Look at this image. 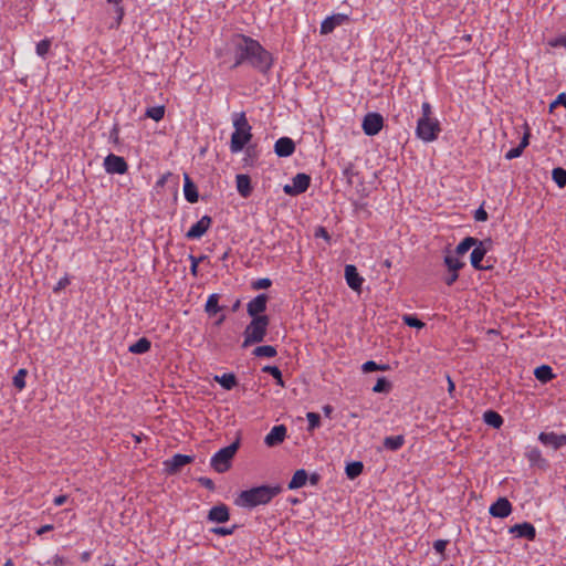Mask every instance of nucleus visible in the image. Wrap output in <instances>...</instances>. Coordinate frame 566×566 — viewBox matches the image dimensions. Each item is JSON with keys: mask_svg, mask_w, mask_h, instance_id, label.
Masks as SVG:
<instances>
[{"mask_svg": "<svg viewBox=\"0 0 566 566\" xmlns=\"http://www.w3.org/2000/svg\"><path fill=\"white\" fill-rule=\"evenodd\" d=\"M218 56L222 63L233 67L248 61L255 67L266 70L272 62L270 54L256 41L241 34L224 43L218 50Z\"/></svg>", "mask_w": 566, "mask_h": 566, "instance_id": "f257e3e1", "label": "nucleus"}, {"mask_svg": "<svg viewBox=\"0 0 566 566\" xmlns=\"http://www.w3.org/2000/svg\"><path fill=\"white\" fill-rule=\"evenodd\" d=\"M280 492V485L254 486L239 492L233 503L241 509H253L270 503Z\"/></svg>", "mask_w": 566, "mask_h": 566, "instance_id": "f03ea898", "label": "nucleus"}, {"mask_svg": "<svg viewBox=\"0 0 566 566\" xmlns=\"http://www.w3.org/2000/svg\"><path fill=\"white\" fill-rule=\"evenodd\" d=\"M439 120L433 116L431 105L423 102L421 105V116L417 120L416 136L423 143L434 142L440 134Z\"/></svg>", "mask_w": 566, "mask_h": 566, "instance_id": "7ed1b4c3", "label": "nucleus"}, {"mask_svg": "<svg viewBox=\"0 0 566 566\" xmlns=\"http://www.w3.org/2000/svg\"><path fill=\"white\" fill-rule=\"evenodd\" d=\"M234 130L231 135L230 150L233 154L240 153L251 140V126L244 113L237 114L233 118Z\"/></svg>", "mask_w": 566, "mask_h": 566, "instance_id": "20e7f679", "label": "nucleus"}, {"mask_svg": "<svg viewBox=\"0 0 566 566\" xmlns=\"http://www.w3.org/2000/svg\"><path fill=\"white\" fill-rule=\"evenodd\" d=\"M268 325L269 318L265 315L252 318L244 329L242 346L248 347L252 344L262 342L266 335Z\"/></svg>", "mask_w": 566, "mask_h": 566, "instance_id": "39448f33", "label": "nucleus"}, {"mask_svg": "<svg viewBox=\"0 0 566 566\" xmlns=\"http://www.w3.org/2000/svg\"><path fill=\"white\" fill-rule=\"evenodd\" d=\"M239 441L231 443L220 450H218L210 459L211 468L218 473L227 472L231 465L232 460L238 451Z\"/></svg>", "mask_w": 566, "mask_h": 566, "instance_id": "423d86ee", "label": "nucleus"}, {"mask_svg": "<svg viewBox=\"0 0 566 566\" xmlns=\"http://www.w3.org/2000/svg\"><path fill=\"white\" fill-rule=\"evenodd\" d=\"M384 127V118L379 113H368L364 116L361 128L367 136L377 135Z\"/></svg>", "mask_w": 566, "mask_h": 566, "instance_id": "0eeeda50", "label": "nucleus"}, {"mask_svg": "<svg viewBox=\"0 0 566 566\" xmlns=\"http://www.w3.org/2000/svg\"><path fill=\"white\" fill-rule=\"evenodd\" d=\"M492 247L491 239H486L484 241H476L475 245L470 255V263L476 270H483L484 266L481 264L485 254Z\"/></svg>", "mask_w": 566, "mask_h": 566, "instance_id": "6e6552de", "label": "nucleus"}, {"mask_svg": "<svg viewBox=\"0 0 566 566\" xmlns=\"http://www.w3.org/2000/svg\"><path fill=\"white\" fill-rule=\"evenodd\" d=\"M310 177L306 174H297L293 177L291 184L283 187V191L290 196H296L304 192L310 186Z\"/></svg>", "mask_w": 566, "mask_h": 566, "instance_id": "1a4fd4ad", "label": "nucleus"}, {"mask_svg": "<svg viewBox=\"0 0 566 566\" xmlns=\"http://www.w3.org/2000/svg\"><path fill=\"white\" fill-rule=\"evenodd\" d=\"M104 168L108 174L123 175L127 171V164L123 157L111 154L104 159Z\"/></svg>", "mask_w": 566, "mask_h": 566, "instance_id": "9d476101", "label": "nucleus"}, {"mask_svg": "<svg viewBox=\"0 0 566 566\" xmlns=\"http://www.w3.org/2000/svg\"><path fill=\"white\" fill-rule=\"evenodd\" d=\"M193 457L177 453L164 462V469L168 474L176 473L181 467L192 462Z\"/></svg>", "mask_w": 566, "mask_h": 566, "instance_id": "9b49d317", "label": "nucleus"}, {"mask_svg": "<svg viewBox=\"0 0 566 566\" xmlns=\"http://www.w3.org/2000/svg\"><path fill=\"white\" fill-rule=\"evenodd\" d=\"M512 512V505L506 497L497 499L489 509V513L493 517L504 518Z\"/></svg>", "mask_w": 566, "mask_h": 566, "instance_id": "f8f14e48", "label": "nucleus"}, {"mask_svg": "<svg viewBox=\"0 0 566 566\" xmlns=\"http://www.w3.org/2000/svg\"><path fill=\"white\" fill-rule=\"evenodd\" d=\"M211 223V218L203 216L187 231L186 237L188 239H200L209 230Z\"/></svg>", "mask_w": 566, "mask_h": 566, "instance_id": "ddd939ff", "label": "nucleus"}, {"mask_svg": "<svg viewBox=\"0 0 566 566\" xmlns=\"http://www.w3.org/2000/svg\"><path fill=\"white\" fill-rule=\"evenodd\" d=\"M538 440L546 447L558 449L566 446V434H557L554 432H541Z\"/></svg>", "mask_w": 566, "mask_h": 566, "instance_id": "4468645a", "label": "nucleus"}, {"mask_svg": "<svg viewBox=\"0 0 566 566\" xmlns=\"http://www.w3.org/2000/svg\"><path fill=\"white\" fill-rule=\"evenodd\" d=\"M268 297L265 294H259L247 304L248 314L254 318L260 317L266 308Z\"/></svg>", "mask_w": 566, "mask_h": 566, "instance_id": "2eb2a0df", "label": "nucleus"}, {"mask_svg": "<svg viewBox=\"0 0 566 566\" xmlns=\"http://www.w3.org/2000/svg\"><path fill=\"white\" fill-rule=\"evenodd\" d=\"M348 20V15L345 13H336L327 17L321 23V33L328 34L334 31V29L340 25L343 22Z\"/></svg>", "mask_w": 566, "mask_h": 566, "instance_id": "dca6fc26", "label": "nucleus"}, {"mask_svg": "<svg viewBox=\"0 0 566 566\" xmlns=\"http://www.w3.org/2000/svg\"><path fill=\"white\" fill-rule=\"evenodd\" d=\"M286 437V428L283 424L274 426L264 438L268 447L280 444Z\"/></svg>", "mask_w": 566, "mask_h": 566, "instance_id": "f3484780", "label": "nucleus"}, {"mask_svg": "<svg viewBox=\"0 0 566 566\" xmlns=\"http://www.w3.org/2000/svg\"><path fill=\"white\" fill-rule=\"evenodd\" d=\"M345 279L346 283L354 291L359 292L363 285V277L358 274L357 269L353 264L345 266Z\"/></svg>", "mask_w": 566, "mask_h": 566, "instance_id": "a211bd4d", "label": "nucleus"}, {"mask_svg": "<svg viewBox=\"0 0 566 566\" xmlns=\"http://www.w3.org/2000/svg\"><path fill=\"white\" fill-rule=\"evenodd\" d=\"M229 518V509L224 504L212 506L208 513V521L211 523H226Z\"/></svg>", "mask_w": 566, "mask_h": 566, "instance_id": "6ab92c4d", "label": "nucleus"}, {"mask_svg": "<svg viewBox=\"0 0 566 566\" xmlns=\"http://www.w3.org/2000/svg\"><path fill=\"white\" fill-rule=\"evenodd\" d=\"M294 142L289 137H281L274 145V151L280 157H289L294 153Z\"/></svg>", "mask_w": 566, "mask_h": 566, "instance_id": "aec40b11", "label": "nucleus"}, {"mask_svg": "<svg viewBox=\"0 0 566 566\" xmlns=\"http://www.w3.org/2000/svg\"><path fill=\"white\" fill-rule=\"evenodd\" d=\"M509 532L516 537H526L530 539L535 537V527L527 522L513 525Z\"/></svg>", "mask_w": 566, "mask_h": 566, "instance_id": "412c9836", "label": "nucleus"}, {"mask_svg": "<svg viewBox=\"0 0 566 566\" xmlns=\"http://www.w3.org/2000/svg\"><path fill=\"white\" fill-rule=\"evenodd\" d=\"M184 181H185V185H184V195H185V198L193 203V202H197L198 201V191H197V188L196 186L192 184V181L190 180L189 176L187 174H185L184 176Z\"/></svg>", "mask_w": 566, "mask_h": 566, "instance_id": "4be33fe9", "label": "nucleus"}, {"mask_svg": "<svg viewBox=\"0 0 566 566\" xmlns=\"http://www.w3.org/2000/svg\"><path fill=\"white\" fill-rule=\"evenodd\" d=\"M237 190L242 197H248L251 193V182L248 175H238L235 177Z\"/></svg>", "mask_w": 566, "mask_h": 566, "instance_id": "5701e85b", "label": "nucleus"}, {"mask_svg": "<svg viewBox=\"0 0 566 566\" xmlns=\"http://www.w3.org/2000/svg\"><path fill=\"white\" fill-rule=\"evenodd\" d=\"M306 481H307L306 471L304 469H300V470L295 471V473L293 474V476L289 483V489L290 490L300 489L306 484Z\"/></svg>", "mask_w": 566, "mask_h": 566, "instance_id": "b1692460", "label": "nucleus"}, {"mask_svg": "<svg viewBox=\"0 0 566 566\" xmlns=\"http://www.w3.org/2000/svg\"><path fill=\"white\" fill-rule=\"evenodd\" d=\"M213 379L226 390H230L237 385L235 376L232 373L216 375Z\"/></svg>", "mask_w": 566, "mask_h": 566, "instance_id": "393cba45", "label": "nucleus"}, {"mask_svg": "<svg viewBox=\"0 0 566 566\" xmlns=\"http://www.w3.org/2000/svg\"><path fill=\"white\" fill-rule=\"evenodd\" d=\"M483 421L495 429H499L503 424L501 415L492 410H488L483 413Z\"/></svg>", "mask_w": 566, "mask_h": 566, "instance_id": "a878e982", "label": "nucleus"}, {"mask_svg": "<svg viewBox=\"0 0 566 566\" xmlns=\"http://www.w3.org/2000/svg\"><path fill=\"white\" fill-rule=\"evenodd\" d=\"M364 464L360 461L348 462L345 467V473L348 479L353 480L361 474Z\"/></svg>", "mask_w": 566, "mask_h": 566, "instance_id": "bb28decb", "label": "nucleus"}, {"mask_svg": "<svg viewBox=\"0 0 566 566\" xmlns=\"http://www.w3.org/2000/svg\"><path fill=\"white\" fill-rule=\"evenodd\" d=\"M150 349V342L146 337L139 338L136 343L128 347L132 354H144Z\"/></svg>", "mask_w": 566, "mask_h": 566, "instance_id": "cd10ccee", "label": "nucleus"}, {"mask_svg": "<svg viewBox=\"0 0 566 566\" xmlns=\"http://www.w3.org/2000/svg\"><path fill=\"white\" fill-rule=\"evenodd\" d=\"M205 310L209 315H214L220 312L219 295L210 294L205 305Z\"/></svg>", "mask_w": 566, "mask_h": 566, "instance_id": "c85d7f7f", "label": "nucleus"}, {"mask_svg": "<svg viewBox=\"0 0 566 566\" xmlns=\"http://www.w3.org/2000/svg\"><path fill=\"white\" fill-rule=\"evenodd\" d=\"M460 255L452 253L444 256V263L448 266L449 271L458 272L462 266L463 262L459 258Z\"/></svg>", "mask_w": 566, "mask_h": 566, "instance_id": "c756f323", "label": "nucleus"}, {"mask_svg": "<svg viewBox=\"0 0 566 566\" xmlns=\"http://www.w3.org/2000/svg\"><path fill=\"white\" fill-rule=\"evenodd\" d=\"M476 239L472 237L464 238L455 248L454 253L458 255L465 254L471 248H473L476 243Z\"/></svg>", "mask_w": 566, "mask_h": 566, "instance_id": "7c9ffc66", "label": "nucleus"}, {"mask_svg": "<svg viewBox=\"0 0 566 566\" xmlns=\"http://www.w3.org/2000/svg\"><path fill=\"white\" fill-rule=\"evenodd\" d=\"M405 439L402 436H392L384 439V446L392 451L400 449Z\"/></svg>", "mask_w": 566, "mask_h": 566, "instance_id": "2f4dec72", "label": "nucleus"}, {"mask_svg": "<svg viewBox=\"0 0 566 566\" xmlns=\"http://www.w3.org/2000/svg\"><path fill=\"white\" fill-rule=\"evenodd\" d=\"M145 115L148 118L154 119L155 122H159L165 116V106L164 105H156V106H153V107H148L146 109Z\"/></svg>", "mask_w": 566, "mask_h": 566, "instance_id": "473e14b6", "label": "nucleus"}, {"mask_svg": "<svg viewBox=\"0 0 566 566\" xmlns=\"http://www.w3.org/2000/svg\"><path fill=\"white\" fill-rule=\"evenodd\" d=\"M535 377L543 382H546L553 378V371L549 366L543 365L535 369L534 371Z\"/></svg>", "mask_w": 566, "mask_h": 566, "instance_id": "72a5a7b5", "label": "nucleus"}, {"mask_svg": "<svg viewBox=\"0 0 566 566\" xmlns=\"http://www.w3.org/2000/svg\"><path fill=\"white\" fill-rule=\"evenodd\" d=\"M552 178L559 188L566 186V170L564 168H554L552 171Z\"/></svg>", "mask_w": 566, "mask_h": 566, "instance_id": "f704fd0d", "label": "nucleus"}, {"mask_svg": "<svg viewBox=\"0 0 566 566\" xmlns=\"http://www.w3.org/2000/svg\"><path fill=\"white\" fill-rule=\"evenodd\" d=\"M253 353L258 357H274L276 355V349L271 345H263L256 347Z\"/></svg>", "mask_w": 566, "mask_h": 566, "instance_id": "c9c22d12", "label": "nucleus"}, {"mask_svg": "<svg viewBox=\"0 0 566 566\" xmlns=\"http://www.w3.org/2000/svg\"><path fill=\"white\" fill-rule=\"evenodd\" d=\"M25 377H27V370L24 368H21L17 371V374L13 377V385L19 389L22 390L25 387Z\"/></svg>", "mask_w": 566, "mask_h": 566, "instance_id": "e433bc0d", "label": "nucleus"}, {"mask_svg": "<svg viewBox=\"0 0 566 566\" xmlns=\"http://www.w3.org/2000/svg\"><path fill=\"white\" fill-rule=\"evenodd\" d=\"M390 389V384L385 377H379L375 386L373 387V391L380 394V392H388Z\"/></svg>", "mask_w": 566, "mask_h": 566, "instance_id": "4c0bfd02", "label": "nucleus"}, {"mask_svg": "<svg viewBox=\"0 0 566 566\" xmlns=\"http://www.w3.org/2000/svg\"><path fill=\"white\" fill-rule=\"evenodd\" d=\"M402 321L406 325H408L409 327H413V328H417V329H421L424 327V323L421 322L420 319H418L416 316L413 315H405L402 317Z\"/></svg>", "mask_w": 566, "mask_h": 566, "instance_id": "58836bf2", "label": "nucleus"}, {"mask_svg": "<svg viewBox=\"0 0 566 566\" xmlns=\"http://www.w3.org/2000/svg\"><path fill=\"white\" fill-rule=\"evenodd\" d=\"M361 369L364 373H370V371H375V370H386L387 366L378 365L374 360H368L361 365Z\"/></svg>", "mask_w": 566, "mask_h": 566, "instance_id": "ea45409f", "label": "nucleus"}, {"mask_svg": "<svg viewBox=\"0 0 566 566\" xmlns=\"http://www.w3.org/2000/svg\"><path fill=\"white\" fill-rule=\"evenodd\" d=\"M264 371L270 373L273 378L276 379L279 386L284 387V381L282 379V373L276 366H266L263 368Z\"/></svg>", "mask_w": 566, "mask_h": 566, "instance_id": "a19ab883", "label": "nucleus"}, {"mask_svg": "<svg viewBox=\"0 0 566 566\" xmlns=\"http://www.w3.org/2000/svg\"><path fill=\"white\" fill-rule=\"evenodd\" d=\"M50 46H51V42L50 40L48 39H44L42 41H40L38 44H36V48H35V51H36V54L41 57L45 56L46 53L49 52L50 50Z\"/></svg>", "mask_w": 566, "mask_h": 566, "instance_id": "79ce46f5", "label": "nucleus"}, {"mask_svg": "<svg viewBox=\"0 0 566 566\" xmlns=\"http://www.w3.org/2000/svg\"><path fill=\"white\" fill-rule=\"evenodd\" d=\"M306 419L308 422V430H314L321 426L319 416L315 412H307Z\"/></svg>", "mask_w": 566, "mask_h": 566, "instance_id": "37998d69", "label": "nucleus"}, {"mask_svg": "<svg viewBox=\"0 0 566 566\" xmlns=\"http://www.w3.org/2000/svg\"><path fill=\"white\" fill-rule=\"evenodd\" d=\"M548 45L551 48H558V46H563L564 49H566V34L564 35H559L555 39H552L548 41Z\"/></svg>", "mask_w": 566, "mask_h": 566, "instance_id": "c03bdc74", "label": "nucleus"}, {"mask_svg": "<svg viewBox=\"0 0 566 566\" xmlns=\"http://www.w3.org/2000/svg\"><path fill=\"white\" fill-rule=\"evenodd\" d=\"M270 285H271V280L266 279V277L259 279L258 281L252 283V287L255 290L268 289Z\"/></svg>", "mask_w": 566, "mask_h": 566, "instance_id": "a18cd8bd", "label": "nucleus"}, {"mask_svg": "<svg viewBox=\"0 0 566 566\" xmlns=\"http://www.w3.org/2000/svg\"><path fill=\"white\" fill-rule=\"evenodd\" d=\"M447 545H448V541H446V539H437L433 543V548L436 549L437 553H439L440 555L443 556V554L446 552Z\"/></svg>", "mask_w": 566, "mask_h": 566, "instance_id": "49530a36", "label": "nucleus"}, {"mask_svg": "<svg viewBox=\"0 0 566 566\" xmlns=\"http://www.w3.org/2000/svg\"><path fill=\"white\" fill-rule=\"evenodd\" d=\"M522 153H523V149H522L520 146H517V147H514V148L510 149V150L505 154V158H506L507 160H511V159H514V158L520 157V156L522 155Z\"/></svg>", "mask_w": 566, "mask_h": 566, "instance_id": "de8ad7c7", "label": "nucleus"}, {"mask_svg": "<svg viewBox=\"0 0 566 566\" xmlns=\"http://www.w3.org/2000/svg\"><path fill=\"white\" fill-rule=\"evenodd\" d=\"M211 531L217 535L227 536L232 534L233 527H214Z\"/></svg>", "mask_w": 566, "mask_h": 566, "instance_id": "09e8293b", "label": "nucleus"}, {"mask_svg": "<svg viewBox=\"0 0 566 566\" xmlns=\"http://www.w3.org/2000/svg\"><path fill=\"white\" fill-rule=\"evenodd\" d=\"M559 104H563L566 107V94L565 93L558 94L556 99L551 104L549 109L553 111V108Z\"/></svg>", "mask_w": 566, "mask_h": 566, "instance_id": "8fccbe9b", "label": "nucleus"}, {"mask_svg": "<svg viewBox=\"0 0 566 566\" xmlns=\"http://www.w3.org/2000/svg\"><path fill=\"white\" fill-rule=\"evenodd\" d=\"M51 563L53 566H67V559L60 555L53 556Z\"/></svg>", "mask_w": 566, "mask_h": 566, "instance_id": "3c124183", "label": "nucleus"}, {"mask_svg": "<svg viewBox=\"0 0 566 566\" xmlns=\"http://www.w3.org/2000/svg\"><path fill=\"white\" fill-rule=\"evenodd\" d=\"M189 259L191 261L190 271L196 276L197 275V271H198V264H199V262L201 261L202 258H196L193 255H190Z\"/></svg>", "mask_w": 566, "mask_h": 566, "instance_id": "603ef678", "label": "nucleus"}, {"mask_svg": "<svg viewBox=\"0 0 566 566\" xmlns=\"http://www.w3.org/2000/svg\"><path fill=\"white\" fill-rule=\"evenodd\" d=\"M474 219L476 221H486L488 213L483 208H479L474 213Z\"/></svg>", "mask_w": 566, "mask_h": 566, "instance_id": "864d4df0", "label": "nucleus"}, {"mask_svg": "<svg viewBox=\"0 0 566 566\" xmlns=\"http://www.w3.org/2000/svg\"><path fill=\"white\" fill-rule=\"evenodd\" d=\"M315 237L316 238H322L324 239L325 241H329V235L327 233V231L325 230V228L323 227H318L316 230H315Z\"/></svg>", "mask_w": 566, "mask_h": 566, "instance_id": "5fc2aeb1", "label": "nucleus"}, {"mask_svg": "<svg viewBox=\"0 0 566 566\" xmlns=\"http://www.w3.org/2000/svg\"><path fill=\"white\" fill-rule=\"evenodd\" d=\"M70 283V280L67 276H63L59 280L56 285L54 286V291H60L61 289H64Z\"/></svg>", "mask_w": 566, "mask_h": 566, "instance_id": "6e6d98bb", "label": "nucleus"}, {"mask_svg": "<svg viewBox=\"0 0 566 566\" xmlns=\"http://www.w3.org/2000/svg\"><path fill=\"white\" fill-rule=\"evenodd\" d=\"M447 381H448V392L451 397H453V392L455 390V385L450 376H447Z\"/></svg>", "mask_w": 566, "mask_h": 566, "instance_id": "4d7b16f0", "label": "nucleus"}, {"mask_svg": "<svg viewBox=\"0 0 566 566\" xmlns=\"http://www.w3.org/2000/svg\"><path fill=\"white\" fill-rule=\"evenodd\" d=\"M66 500H67V496L64 494H61V495L54 497V504L56 506H60V505L64 504L66 502Z\"/></svg>", "mask_w": 566, "mask_h": 566, "instance_id": "13d9d810", "label": "nucleus"}, {"mask_svg": "<svg viewBox=\"0 0 566 566\" xmlns=\"http://www.w3.org/2000/svg\"><path fill=\"white\" fill-rule=\"evenodd\" d=\"M170 177V172H166L158 180H157V186L158 187H164L165 184L167 182L168 178Z\"/></svg>", "mask_w": 566, "mask_h": 566, "instance_id": "bf43d9fd", "label": "nucleus"}, {"mask_svg": "<svg viewBox=\"0 0 566 566\" xmlns=\"http://www.w3.org/2000/svg\"><path fill=\"white\" fill-rule=\"evenodd\" d=\"M53 528V526L51 524H45L43 526H41L38 531H36V534L38 535H42L43 533L45 532H49Z\"/></svg>", "mask_w": 566, "mask_h": 566, "instance_id": "052dcab7", "label": "nucleus"}, {"mask_svg": "<svg viewBox=\"0 0 566 566\" xmlns=\"http://www.w3.org/2000/svg\"><path fill=\"white\" fill-rule=\"evenodd\" d=\"M108 3L117 7L119 14H123V8L120 7L122 0H106Z\"/></svg>", "mask_w": 566, "mask_h": 566, "instance_id": "680f3d73", "label": "nucleus"}, {"mask_svg": "<svg viewBox=\"0 0 566 566\" xmlns=\"http://www.w3.org/2000/svg\"><path fill=\"white\" fill-rule=\"evenodd\" d=\"M528 145V133L526 132L520 143V147L524 150V148Z\"/></svg>", "mask_w": 566, "mask_h": 566, "instance_id": "e2e57ef3", "label": "nucleus"}, {"mask_svg": "<svg viewBox=\"0 0 566 566\" xmlns=\"http://www.w3.org/2000/svg\"><path fill=\"white\" fill-rule=\"evenodd\" d=\"M458 279V272H452L451 275L447 279V284H453Z\"/></svg>", "mask_w": 566, "mask_h": 566, "instance_id": "0e129e2a", "label": "nucleus"}, {"mask_svg": "<svg viewBox=\"0 0 566 566\" xmlns=\"http://www.w3.org/2000/svg\"><path fill=\"white\" fill-rule=\"evenodd\" d=\"M322 410H323L324 415L328 418V417H331L333 408L329 405H325V406H323Z\"/></svg>", "mask_w": 566, "mask_h": 566, "instance_id": "69168bd1", "label": "nucleus"}, {"mask_svg": "<svg viewBox=\"0 0 566 566\" xmlns=\"http://www.w3.org/2000/svg\"><path fill=\"white\" fill-rule=\"evenodd\" d=\"M200 482H201L205 486H207V488H210V489H211V488H213V483H212V481H211L210 479L201 478V479H200Z\"/></svg>", "mask_w": 566, "mask_h": 566, "instance_id": "338daca9", "label": "nucleus"}, {"mask_svg": "<svg viewBox=\"0 0 566 566\" xmlns=\"http://www.w3.org/2000/svg\"><path fill=\"white\" fill-rule=\"evenodd\" d=\"M91 557V554L88 552H83L81 555V558L83 562H87Z\"/></svg>", "mask_w": 566, "mask_h": 566, "instance_id": "774afa93", "label": "nucleus"}]
</instances>
